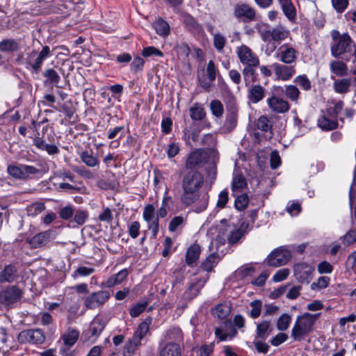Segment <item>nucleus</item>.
<instances>
[{
	"mask_svg": "<svg viewBox=\"0 0 356 356\" xmlns=\"http://www.w3.org/2000/svg\"><path fill=\"white\" fill-rule=\"evenodd\" d=\"M204 184V177L197 170H191L183 177L181 187L183 194L181 200L183 204L191 205L197 202L200 197V189Z\"/></svg>",
	"mask_w": 356,
	"mask_h": 356,
	"instance_id": "nucleus-1",
	"label": "nucleus"
},
{
	"mask_svg": "<svg viewBox=\"0 0 356 356\" xmlns=\"http://www.w3.org/2000/svg\"><path fill=\"white\" fill-rule=\"evenodd\" d=\"M318 314L305 313L298 316L291 330V337L296 341H301L313 331Z\"/></svg>",
	"mask_w": 356,
	"mask_h": 356,
	"instance_id": "nucleus-2",
	"label": "nucleus"
},
{
	"mask_svg": "<svg viewBox=\"0 0 356 356\" xmlns=\"http://www.w3.org/2000/svg\"><path fill=\"white\" fill-rule=\"evenodd\" d=\"M256 28L264 42H274L280 44L290 35L289 30L282 25L270 29L268 25L261 24H257Z\"/></svg>",
	"mask_w": 356,
	"mask_h": 356,
	"instance_id": "nucleus-3",
	"label": "nucleus"
},
{
	"mask_svg": "<svg viewBox=\"0 0 356 356\" xmlns=\"http://www.w3.org/2000/svg\"><path fill=\"white\" fill-rule=\"evenodd\" d=\"M331 35L334 41L331 46V54L334 57L338 58L350 53L355 47L354 42L349 35L346 33L341 35L338 31L334 30Z\"/></svg>",
	"mask_w": 356,
	"mask_h": 356,
	"instance_id": "nucleus-4",
	"label": "nucleus"
},
{
	"mask_svg": "<svg viewBox=\"0 0 356 356\" xmlns=\"http://www.w3.org/2000/svg\"><path fill=\"white\" fill-rule=\"evenodd\" d=\"M7 172L15 179L26 180L38 175L40 170L33 165L10 164L7 167Z\"/></svg>",
	"mask_w": 356,
	"mask_h": 356,
	"instance_id": "nucleus-5",
	"label": "nucleus"
},
{
	"mask_svg": "<svg viewBox=\"0 0 356 356\" xmlns=\"http://www.w3.org/2000/svg\"><path fill=\"white\" fill-rule=\"evenodd\" d=\"M50 56L49 47L44 46L39 54L35 50L31 51L27 56L26 64L30 67L32 72L38 74L41 70L44 60Z\"/></svg>",
	"mask_w": 356,
	"mask_h": 356,
	"instance_id": "nucleus-6",
	"label": "nucleus"
},
{
	"mask_svg": "<svg viewBox=\"0 0 356 356\" xmlns=\"http://www.w3.org/2000/svg\"><path fill=\"white\" fill-rule=\"evenodd\" d=\"M17 340L21 343L41 344L45 341V336L40 329L26 330L19 333Z\"/></svg>",
	"mask_w": 356,
	"mask_h": 356,
	"instance_id": "nucleus-7",
	"label": "nucleus"
},
{
	"mask_svg": "<svg viewBox=\"0 0 356 356\" xmlns=\"http://www.w3.org/2000/svg\"><path fill=\"white\" fill-rule=\"evenodd\" d=\"M298 56V50L289 43L281 45L277 52V58L279 60L287 65L295 63Z\"/></svg>",
	"mask_w": 356,
	"mask_h": 356,
	"instance_id": "nucleus-8",
	"label": "nucleus"
},
{
	"mask_svg": "<svg viewBox=\"0 0 356 356\" xmlns=\"http://www.w3.org/2000/svg\"><path fill=\"white\" fill-rule=\"evenodd\" d=\"M291 252L281 247L271 252L267 258V263L270 266L277 267L285 265L291 259Z\"/></svg>",
	"mask_w": 356,
	"mask_h": 356,
	"instance_id": "nucleus-9",
	"label": "nucleus"
},
{
	"mask_svg": "<svg viewBox=\"0 0 356 356\" xmlns=\"http://www.w3.org/2000/svg\"><path fill=\"white\" fill-rule=\"evenodd\" d=\"M143 218L147 223V227L152 231L154 237H156L159 232V219L155 214V208L153 204H149L144 208Z\"/></svg>",
	"mask_w": 356,
	"mask_h": 356,
	"instance_id": "nucleus-10",
	"label": "nucleus"
},
{
	"mask_svg": "<svg viewBox=\"0 0 356 356\" xmlns=\"http://www.w3.org/2000/svg\"><path fill=\"white\" fill-rule=\"evenodd\" d=\"M240 62L244 65H259V57L246 45H241L236 49Z\"/></svg>",
	"mask_w": 356,
	"mask_h": 356,
	"instance_id": "nucleus-11",
	"label": "nucleus"
},
{
	"mask_svg": "<svg viewBox=\"0 0 356 356\" xmlns=\"http://www.w3.org/2000/svg\"><path fill=\"white\" fill-rule=\"evenodd\" d=\"M110 293L107 291H99L92 293L85 300V306L90 309L102 306L109 299Z\"/></svg>",
	"mask_w": 356,
	"mask_h": 356,
	"instance_id": "nucleus-12",
	"label": "nucleus"
},
{
	"mask_svg": "<svg viewBox=\"0 0 356 356\" xmlns=\"http://www.w3.org/2000/svg\"><path fill=\"white\" fill-rule=\"evenodd\" d=\"M275 75L277 80L286 81L290 80L296 73L294 65L275 63L272 65Z\"/></svg>",
	"mask_w": 356,
	"mask_h": 356,
	"instance_id": "nucleus-13",
	"label": "nucleus"
},
{
	"mask_svg": "<svg viewBox=\"0 0 356 356\" xmlns=\"http://www.w3.org/2000/svg\"><path fill=\"white\" fill-rule=\"evenodd\" d=\"M234 15L240 21L248 22L255 19L256 12L248 4L238 3L234 6Z\"/></svg>",
	"mask_w": 356,
	"mask_h": 356,
	"instance_id": "nucleus-14",
	"label": "nucleus"
},
{
	"mask_svg": "<svg viewBox=\"0 0 356 356\" xmlns=\"http://www.w3.org/2000/svg\"><path fill=\"white\" fill-rule=\"evenodd\" d=\"M22 298V291L16 286H9L0 293V302L10 305Z\"/></svg>",
	"mask_w": 356,
	"mask_h": 356,
	"instance_id": "nucleus-15",
	"label": "nucleus"
},
{
	"mask_svg": "<svg viewBox=\"0 0 356 356\" xmlns=\"http://www.w3.org/2000/svg\"><path fill=\"white\" fill-rule=\"evenodd\" d=\"M56 236V232L48 229L40 232L28 240V243L33 248H38L46 245L51 240Z\"/></svg>",
	"mask_w": 356,
	"mask_h": 356,
	"instance_id": "nucleus-16",
	"label": "nucleus"
},
{
	"mask_svg": "<svg viewBox=\"0 0 356 356\" xmlns=\"http://www.w3.org/2000/svg\"><path fill=\"white\" fill-rule=\"evenodd\" d=\"M294 276L302 283H309L312 279L314 268L305 263H299L293 267Z\"/></svg>",
	"mask_w": 356,
	"mask_h": 356,
	"instance_id": "nucleus-17",
	"label": "nucleus"
},
{
	"mask_svg": "<svg viewBox=\"0 0 356 356\" xmlns=\"http://www.w3.org/2000/svg\"><path fill=\"white\" fill-rule=\"evenodd\" d=\"M208 154V151L200 149L193 151L188 157L186 163V168H193L202 165L207 162Z\"/></svg>",
	"mask_w": 356,
	"mask_h": 356,
	"instance_id": "nucleus-18",
	"label": "nucleus"
},
{
	"mask_svg": "<svg viewBox=\"0 0 356 356\" xmlns=\"http://www.w3.org/2000/svg\"><path fill=\"white\" fill-rule=\"evenodd\" d=\"M266 102L270 110L276 113H284L290 108L286 100L275 95L268 98Z\"/></svg>",
	"mask_w": 356,
	"mask_h": 356,
	"instance_id": "nucleus-19",
	"label": "nucleus"
},
{
	"mask_svg": "<svg viewBox=\"0 0 356 356\" xmlns=\"http://www.w3.org/2000/svg\"><path fill=\"white\" fill-rule=\"evenodd\" d=\"M184 337L181 329L179 327H172L167 330L163 334V339L160 342L161 343H175L181 346L183 342Z\"/></svg>",
	"mask_w": 356,
	"mask_h": 356,
	"instance_id": "nucleus-20",
	"label": "nucleus"
},
{
	"mask_svg": "<svg viewBox=\"0 0 356 356\" xmlns=\"http://www.w3.org/2000/svg\"><path fill=\"white\" fill-rule=\"evenodd\" d=\"M19 278V272L17 266L14 264L6 265L0 271V282L12 283Z\"/></svg>",
	"mask_w": 356,
	"mask_h": 356,
	"instance_id": "nucleus-21",
	"label": "nucleus"
},
{
	"mask_svg": "<svg viewBox=\"0 0 356 356\" xmlns=\"http://www.w3.org/2000/svg\"><path fill=\"white\" fill-rule=\"evenodd\" d=\"M106 323L99 317H95L90 323L88 330L89 339L95 341L104 329Z\"/></svg>",
	"mask_w": 356,
	"mask_h": 356,
	"instance_id": "nucleus-22",
	"label": "nucleus"
},
{
	"mask_svg": "<svg viewBox=\"0 0 356 356\" xmlns=\"http://www.w3.org/2000/svg\"><path fill=\"white\" fill-rule=\"evenodd\" d=\"M242 232L240 229H235L232 232L226 229L222 234H219L216 240L220 244H224L226 238H227L229 243H235L241 238Z\"/></svg>",
	"mask_w": 356,
	"mask_h": 356,
	"instance_id": "nucleus-23",
	"label": "nucleus"
},
{
	"mask_svg": "<svg viewBox=\"0 0 356 356\" xmlns=\"http://www.w3.org/2000/svg\"><path fill=\"white\" fill-rule=\"evenodd\" d=\"M159 356H181V346L174 343H159Z\"/></svg>",
	"mask_w": 356,
	"mask_h": 356,
	"instance_id": "nucleus-24",
	"label": "nucleus"
},
{
	"mask_svg": "<svg viewBox=\"0 0 356 356\" xmlns=\"http://www.w3.org/2000/svg\"><path fill=\"white\" fill-rule=\"evenodd\" d=\"M265 97V88L260 85H252L248 88V97L252 104H257Z\"/></svg>",
	"mask_w": 356,
	"mask_h": 356,
	"instance_id": "nucleus-25",
	"label": "nucleus"
},
{
	"mask_svg": "<svg viewBox=\"0 0 356 356\" xmlns=\"http://www.w3.org/2000/svg\"><path fill=\"white\" fill-rule=\"evenodd\" d=\"M207 282V279H197L195 282H193L188 290L184 293V296L186 298L193 299L196 297L200 291V289L203 287L205 282Z\"/></svg>",
	"mask_w": 356,
	"mask_h": 356,
	"instance_id": "nucleus-26",
	"label": "nucleus"
},
{
	"mask_svg": "<svg viewBox=\"0 0 356 356\" xmlns=\"http://www.w3.org/2000/svg\"><path fill=\"white\" fill-rule=\"evenodd\" d=\"M201 252L200 246L197 244H193L191 245L186 254V263L189 266L195 264L200 257Z\"/></svg>",
	"mask_w": 356,
	"mask_h": 356,
	"instance_id": "nucleus-27",
	"label": "nucleus"
},
{
	"mask_svg": "<svg viewBox=\"0 0 356 356\" xmlns=\"http://www.w3.org/2000/svg\"><path fill=\"white\" fill-rule=\"evenodd\" d=\"M284 15L290 21H293L296 17V11L291 0H278Z\"/></svg>",
	"mask_w": 356,
	"mask_h": 356,
	"instance_id": "nucleus-28",
	"label": "nucleus"
},
{
	"mask_svg": "<svg viewBox=\"0 0 356 356\" xmlns=\"http://www.w3.org/2000/svg\"><path fill=\"white\" fill-rule=\"evenodd\" d=\"M330 69L332 73L338 76H344L348 74L347 65L343 61L333 60L330 62Z\"/></svg>",
	"mask_w": 356,
	"mask_h": 356,
	"instance_id": "nucleus-29",
	"label": "nucleus"
},
{
	"mask_svg": "<svg viewBox=\"0 0 356 356\" xmlns=\"http://www.w3.org/2000/svg\"><path fill=\"white\" fill-rule=\"evenodd\" d=\"M247 186L245 177L239 173H235L233 176L232 191L234 193H240Z\"/></svg>",
	"mask_w": 356,
	"mask_h": 356,
	"instance_id": "nucleus-30",
	"label": "nucleus"
},
{
	"mask_svg": "<svg viewBox=\"0 0 356 356\" xmlns=\"http://www.w3.org/2000/svg\"><path fill=\"white\" fill-rule=\"evenodd\" d=\"M19 48L20 47L18 42L14 39H4L0 42V51H17Z\"/></svg>",
	"mask_w": 356,
	"mask_h": 356,
	"instance_id": "nucleus-31",
	"label": "nucleus"
},
{
	"mask_svg": "<svg viewBox=\"0 0 356 356\" xmlns=\"http://www.w3.org/2000/svg\"><path fill=\"white\" fill-rule=\"evenodd\" d=\"M318 124L322 129L329 131L337 128L338 123L327 115L321 116L318 120Z\"/></svg>",
	"mask_w": 356,
	"mask_h": 356,
	"instance_id": "nucleus-32",
	"label": "nucleus"
},
{
	"mask_svg": "<svg viewBox=\"0 0 356 356\" xmlns=\"http://www.w3.org/2000/svg\"><path fill=\"white\" fill-rule=\"evenodd\" d=\"M189 113L193 120H202L206 116V112L202 105L198 103L194 104L189 109Z\"/></svg>",
	"mask_w": 356,
	"mask_h": 356,
	"instance_id": "nucleus-33",
	"label": "nucleus"
},
{
	"mask_svg": "<svg viewBox=\"0 0 356 356\" xmlns=\"http://www.w3.org/2000/svg\"><path fill=\"white\" fill-rule=\"evenodd\" d=\"M230 312L231 307L227 303L219 304L212 310L213 316L220 319L225 318Z\"/></svg>",
	"mask_w": 356,
	"mask_h": 356,
	"instance_id": "nucleus-34",
	"label": "nucleus"
},
{
	"mask_svg": "<svg viewBox=\"0 0 356 356\" xmlns=\"http://www.w3.org/2000/svg\"><path fill=\"white\" fill-rule=\"evenodd\" d=\"M350 86V80L348 79H342L336 80L333 83V88L336 92L344 94L349 91Z\"/></svg>",
	"mask_w": 356,
	"mask_h": 356,
	"instance_id": "nucleus-35",
	"label": "nucleus"
},
{
	"mask_svg": "<svg viewBox=\"0 0 356 356\" xmlns=\"http://www.w3.org/2000/svg\"><path fill=\"white\" fill-rule=\"evenodd\" d=\"M154 29H155L156 32L159 35L162 36H166L170 33V26L162 19H159L156 21H155L153 24Z\"/></svg>",
	"mask_w": 356,
	"mask_h": 356,
	"instance_id": "nucleus-36",
	"label": "nucleus"
},
{
	"mask_svg": "<svg viewBox=\"0 0 356 356\" xmlns=\"http://www.w3.org/2000/svg\"><path fill=\"white\" fill-rule=\"evenodd\" d=\"M150 323L151 319H147L145 321H143L141 323H140L133 337H134L136 339H138V341L141 342L142 339L145 337V336L149 331Z\"/></svg>",
	"mask_w": 356,
	"mask_h": 356,
	"instance_id": "nucleus-37",
	"label": "nucleus"
},
{
	"mask_svg": "<svg viewBox=\"0 0 356 356\" xmlns=\"http://www.w3.org/2000/svg\"><path fill=\"white\" fill-rule=\"evenodd\" d=\"M81 161L88 167L93 168L99 165V161L97 157L93 156L92 153L84 151L81 154Z\"/></svg>",
	"mask_w": 356,
	"mask_h": 356,
	"instance_id": "nucleus-38",
	"label": "nucleus"
},
{
	"mask_svg": "<svg viewBox=\"0 0 356 356\" xmlns=\"http://www.w3.org/2000/svg\"><path fill=\"white\" fill-rule=\"evenodd\" d=\"M270 326V321H263L257 325L256 335L257 338L266 339L268 337L267 331Z\"/></svg>",
	"mask_w": 356,
	"mask_h": 356,
	"instance_id": "nucleus-39",
	"label": "nucleus"
},
{
	"mask_svg": "<svg viewBox=\"0 0 356 356\" xmlns=\"http://www.w3.org/2000/svg\"><path fill=\"white\" fill-rule=\"evenodd\" d=\"M141 344V342L138 339L132 337L131 339L124 346V355L131 356Z\"/></svg>",
	"mask_w": 356,
	"mask_h": 356,
	"instance_id": "nucleus-40",
	"label": "nucleus"
},
{
	"mask_svg": "<svg viewBox=\"0 0 356 356\" xmlns=\"http://www.w3.org/2000/svg\"><path fill=\"white\" fill-rule=\"evenodd\" d=\"M291 322V317L288 314H282L277 321V328L280 331L286 330Z\"/></svg>",
	"mask_w": 356,
	"mask_h": 356,
	"instance_id": "nucleus-41",
	"label": "nucleus"
},
{
	"mask_svg": "<svg viewBox=\"0 0 356 356\" xmlns=\"http://www.w3.org/2000/svg\"><path fill=\"white\" fill-rule=\"evenodd\" d=\"M286 97L292 102H297L300 97L299 89L293 85H288L285 88Z\"/></svg>",
	"mask_w": 356,
	"mask_h": 356,
	"instance_id": "nucleus-42",
	"label": "nucleus"
},
{
	"mask_svg": "<svg viewBox=\"0 0 356 356\" xmlns=\"http://www.w3.org/2000/svg\"><path fill=\"white\" fill-rule=\"evenodd\" d=\"M218 262V257L215 254H209L205 261L202 264V268L207 271H211L216 264Z\"/></svg>",
	"mask_w": 356,
	"mask_h": 356,
	"instance_id": "nucleus-43",
	"label": "nucleus"
},
{
	"mask_svg": "<svg viewBox=\"0 0 356 356\" xmlns=\"http://www.w3.org/2000/svg\"><path fill=\"white\" fill-rule=\"evenodd\" d=\"M79 338V332L76 330H70L63 336V341L68 346H73Z\"/></svg>",
	"mask_w": 356,
	"mask_h": 356,
	"instance_id": "nucleus-44",
	"label": "nucleus"
},
{
	"mask_svg": "<svg viewBox=\"0 0 356 356\" xmlns=\"http://www.w3.org/2000/svg\"><path fill=\"white\" fill-rule=\"evenodd\" d=\"M213 46L218 52H222L226 44V38L220 33L213 34Z\"/></svg>",
	"mask_w": 356,
	"mask_h": 356,
	"instance_id": "nucleus-45",
	"label": "nucleus"
},
{
	"mask_svg": "<svg viewBox=\"0 0 356 356\" xmlns=\"http://www.w3.org/2000/svg\"><path fill=\"white\" fill-rule=\"evenodd\" d=\"M256 126L259 129L264 132H268L272 128L270 120L266 115L259 118L256 122Z\"/></svg>",
	"mask_w": 356,
	"mask_h": 356,
	"instance_id": "nucleus-46",
	"label": "nucleus"
},
{
	"mask_svg": "<svg viewBox=\"0 0 356 356\" xmlns=\"http://www.w3.org/2000/svg\"><path fill=\"white\" fill-rule=\"evenodd\" d=\"M45 209V205L42 202H35L29 205L27 211L29 216H35Z\"/></svg>",
	"mask_w": 356,
	"mask_h": 356,
	"instance_id": "nucleus-47",
	"label": "nucleus"
},
{
	"mask_svg": "<svg viewBox=\"0 0 356 356\" xmlns=\"http://www.w3.org/2000/svg\"><path fill=\"white\" fill-rule=\"evenodd\" d=\"M43 75L47 79L48 81L58 86V84L60 80V77L54 70L51 68L47 69L44 71Z\"/></svg>",
	"mask_w": 356,
	"mask_h": 356,
	"instance_id": "nucleus-48",
	"label": "nucleus"
},
{
	"mask_svg": "<svg viewBox=\"0 0 356 356\" xmlns=\"http://www.w3.org/2000/svg\"><path fill=\"white\" fill-rule=\"evenodd\" d=\"M147 305V301H143L134 305L129 312L131 316L134 318L138 316L145 309Z\"/></svg>",
	"mask_w": 356,
	"mask_h": 356,
	"instance_id": "nucleus-49",
	"label": "nucleus"
},
{
	"mask_svg": "<svg viewBox=\"0 0 356 356\" xmlns=\"http://www.w3.org/2000/svg\"><path fill=\"white\" fill-rule=\"evenodd\" d=\"M210 108L212 114L218 118L223 114V106L219 100H213L210 104Z\"/></svg>",
	"mask_w": 356,
	"mask_h": 356,
	"instance_id": "nucleus-50",
	"label": "nucleus"
},
{
	"mask_svg": "<svg viewBox=\"0 0 356 356\" xmlns=\"http://www.w3.org/2000/svg\"><path fill=\"white\" fill-rule=\"evenodd\" d=\"M356 267V251L351 252L346 261L345 268L346 272L351 273Z\"/></svg>",
	"mask_w": 356,
	"mask_h": 356,
	"instance_id": "nucleus-51",
	"label": "nucleus"
},
{
	"mask_svg": "<svg viewBox=\"0 0 356 356\" xmlns=\"http://www.w3.org/2000/svg\"><path fill=\"white\" fill-rule=\"evenodd\" d=\"M293 81L305 90H309L311 88V82L305 74L298 76Z\"/></svg>",
	"mask_w": 356,
	"mask_h": 356,
	"instance_id": "nucleus-52",
	"label": "nucleus"
},
{
	"mask_svg": "<svg viewBox=\"0 0 356 356\" xmlns=\"http://www.w3.org/2000/svg\"><path fill=\"white\" fill-rule=\"evenodd\" d=\"M237 334V330L236 329H233L232 332L229 334L224 333L221 328L216 327L215 330V334L216 337H218L220 341H225L228 338L229 339H232L233 337H234Z\"/></svg>",
	"mask_w": 356,
	"mask_h": 356,
	"instance_id": "nucleus-53",
	"label": "nucleus"
},
{
	"mask_svg": "<svg viewBox=\"0 0 356 356\" xmlns=\"http://www.w3.org/2000/svg\"><path fill=\"white\" fill-rule=\"evenodd\" d=\"M248 197L245 194L238 195L235 200V207L237 210H244L248 204Z\"/></svg>",
	"mask_w": 356,
	"mask_h": 356,
	"instance_id": "nucleus-54",
	"label": "nucleus"
},
{
	"mask_svg": "<svg viewBox=\"0 0 356 356\" xmlns=\"http://www.w3.org/2000/svg\"><path fill=\"white\" fill-rule=\"evenodd\" d=\"M343 102L342 101L337 102L333 106H330L327 109V114L331 117H336L343 109Z\"/></svg>",
	"mask_w": 356,
	"mask_h": 356,
	"instance_id": "nucleus-55",
	"label": "nucleus"
},
{
	"mask_svg": "<svg viewBox=\"0 0 356 356\" xmlns=\"http://www.w3.org/2000/svg\"><path fill=\"white\" fill-rule=\"evenodd\" d=\"M141 54H142L143 56H144V57H149L152 56H158V57L163 56V52L154 47H145L143 49Z\"/></svg>",
	"mask_w": 356,
	"mask_h": 356,
	"instance_id": "nucleus-56",
	"label": "nucleus"
},
{
	"mask_svg": "<svg viewBox=\"0 0 356 356\" xmlns=\"http://www.w3.org/2000/svg\"><path fill=\"white\" fill-rule=\"evenodd\" d=\"M261 305V301L257 300L250 302V307H252L250 311V316L252 318H257L260 316Z\"/></svg>",
	"mask_w": 356,
	"mask_h": 356,
	"instance_id": "nucleus-57",
	"label": "nucleus"
},
{
	"mask_svg": "<svg viewBox=\"0 0 356 356\" xmlns=\"http://www.w3.org/2000/svg\"><path fill=\"white\" fill-rule=\"evenodd\" d=\"M95 268L86 266H79L77 269L74 272L72 276L74 278L76 277V276H82L86 277L95 272Z\"/></svg>",
	"mask_w": 356,
	"mask_h": 356,
	"instance_id": "nucleus-58",
	"label": "nucleus"
},
{
	"mask_svg": "<svg viewBox=\"0 0 356 356\" xmlns=\"http://www.w3.org/2000/svg\"><path fill=\"white\" fill-rule=\"evenodd\" d=\"M185 220L183 216H177L174 217L170 222L168 229L170 232L176 231L181 226Z\"/></svg>",
	"mask_w": 356,
	"mask_h": 356,
	"instance_id": "nucleus-59",
	"label": "nucleus"
},
{
	"mask_svg": "<svg viewBox=\"0 0 356 356\" xmlns=\"http://www.w3.org/2000/svg\"><path fill=\"white\" fill-rule=\"evenodd\" d=\"M144 60L140 56L134 58V60L131 64V70L134 73L142 71L144 66Z\"/></svg>",
	"mask_w": 356,
	"mask_h": 356,
	"instance_id": "nucleus-60",
	"label": "nucleus"
},
{
	"mask_svg": "<svg viewBox=\"0 0 356 356\" xmlns=\"http://www.w3.org/2000/svg\"><path fill=\"white\" fill-rule=\"evenodd\" d=\"M288 335L284 332H279L274 337H273L270 342L273 346H278L288 339Z\"/></svg>",
	"mask_w": 356,
	"mask_h": 356,
	"instance_id": "nucleus-61",
	"label": "nucleus"
},
{
	"mask_svg": "<svg viewBox=\"0 0 356 356\" xmlns=\"http://www.w3.org/2000/svg\"><path fill=\"white\" fill-rule=\"evenodd\" d=\"M330 282V278L328 277L322 276L320 277L316 282H314L312 284V289H325L327 286Z\"/></svg>",
	"mask_w": 356,
	"mask_h": 356,
	"instance_id": "nucleus-62",
	"label": "nucleus"
},
{
	"mask_svg": "<svg viewBox=\"0 0 356 356\" xmlns=\"http://www.w3.org/2000/svg\"><path fill=\"white\" fill-rule=\"evenodd\" d=\"M254 273L252 267H242L236 271V275L240 279H245L248 276H251Z\"/></svg>",
	"mask_w": 356,
	"mask_h": 356,
	"instance_id": "nucleus-63",
	"label": "nucleus"
},
{
	"mask_svg": "<svg viewBox=\"0 0 356 356\" xmlns=\"http://www.w3.org/2000/svg\"><path fill=\"white\" fill-rule=\"evenodd\" d=\"M217 68L213 60H209L207 67V76L211 81H215L216 78Z\"/></svg>",
	"mask_w": 356,
	"mask_h": 356,
	"instance_id": "nucleus-64",
	"label": "nucleus"
}]
</instances>
